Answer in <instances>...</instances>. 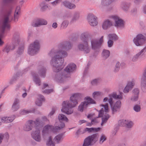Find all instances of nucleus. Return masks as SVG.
<instances>
[{
	"instance_id": "ddd939ff",
	"label": "nucleus",
	"mask_w": 146,
	"mask_h": 146,
	"mask_svg": "<svg viewBox=\"0 0 146 146\" xmlns=\"http://www.w3.org/2000/svg\"><path fill=\"white\" fill-rule=\"evenodd\" d=\"M97 17L94 14H90L88 16L87 20L90 24L92 26H96L98 24Z\"/></svg>"
},
{
	"instance_id": "13d9d810",
	"label": "nucleus",
	"mask_w": 146,
	"mask_h": 146,
	"mask_svg": "<svg viewBox=\"0 0 146 146\" xmlns=\"http://www.w3.org/2000/svg\"><path fill=\"white\" fill-rule=\"evenodd\" d=\"M138 96L133 95L131 98V100L132 101H136L137 100L138 98Z\"/></svg>"
},
{
	"instance_id": "3c124183",
	"label": "nucleus",
	"mask_w": 146,
	"mask_h": 146,
	"mask_svg": "<svg viewBox=\"0 0 146 146\" xmlns=\"http://www.w3.org/2000/svg\"><path fill=\"white\" fill-rule=\"evenodd\" d=\"M141 107L139 105H136L133 107L134 110L136 112H139L141 110Z\"/></svg>"
},
{
	"instance_id": "de8ad7c7",
	"label": "nucleus",
	"mask_w": 146,
	"mask_h": 146,
	"mask_svg": "<svg viewBox=\"0 0 146 146\" xmlns=\"http://www.w3.org/2000/svg\"><path fill=\"white\" fill-rule=\"evenodd\" d=\"M101 81L100 79H96L91 82V84L95 86L97 85V84L100 81Z\"/></svg>"
},
{
	"instance_id": "bf43d9fd",
	"label": "nucleus",
	"mask_w": 146,
	"mask_h": 146,
	"mask_svg": "<svg viewBox=\"0 0 146 146\" xmlns=\"http://www.w3.org/2000/svg\"><path fill=\"white\" fill-rule=\"evenodd\" d=\"M101 94V92H95L93 93L92 94V96L94 98H95L96 96H100Z\"/></svg>"
},
{
	"instance_id": "a18cd8bd",
	"label": "nucleus",
	"mask_w": 146,
	"mask_h": 146,
	"mask_svg": "<svg viewBox=\"0 0 146 146\" xmlns=\"http://www.w3.org/2000/svg\"><path fill=\"white\" fill-rule=\"evenodd\" d=\"M107 139V137L106 136L103 134H102L100 137L99 140V143L100 144H102L104 141Z\"/></svg>"
},
{
	"instance_id": "9d476101",
	"label": "nucleus",
	"mask_w": 146,
	"mask_h": 146,
	"mask_svg": "<svg viewBox=\"0 0 146 146\" xmlns=\"http://www.w3.org/2000/svg\"><path fill=\"white\" fill-rule=\"evenodd\" d=\"M104 36H102L99 40L94 39L91 41L92 47L94 50H99L104 42Z\"/></svg>"
},
{
	"instance_id": "69168bd1",
	"label": "nucleus",
	"mask_w": 146,
	"mask_h": 146,
	"mask_svg": "<svg viewBox=\"0 0 146 146\" xmlns=\"http://www.w3.org/2000/svg\"><path fill=\"white\" fill-rule=\"evenodd\" d=\"M53 92V90L52 89L46 90L43 91V93L47 94H49Z\"/></svg>"
},
{
	"instance_id": "4be33fe9",
	"label": "nucleus",
	"mask_w": 146,
	"mask_h": 146,
	"mask_svg": "<svg viewBox=\"0 0 146 146\" xmlns=\"http://www.w3.org/2000/svg\"><path fill=\"white\" fill-rule=\"evenodd\" d=\"M46 69L44 67L40 66L38 68V73L39 76L42 78H44L46 76Z\"/></svg>"
},
{
	"instance_id": "f257e3e1",
	"label": "nucleus",
	"mask_w": 146,
	"mask_h": 146,
	"mask_svg": "<svg viewBox=\"0 0 146 146\" xmlns=\"http://www.w3.org/2000/svg\"><path fill=\"white\" fill-rule=\"evenodd\" d=\"M57 56L52 59V65L54 72H56L54 78V80L59 83H62L66 80L67 78L69 77V75L66 74L64 71H61L63 68L62 64L64 60L61 58L60 62H59V58H56Z\"/></svg>"
},
{
	"instance_id": "72a5a7b5",
	"label": "nucleus",
	"mask_w": 146,
	"mask_h": 146,
	"mask_svg": "<svg viewBox=\"0 0 146 146\" xmlns=\"http://www.w3.org/2000/svg\"><path fill=\"white\" fill-rule=\"evenodd\" d=\"M80 13L78 12H76L73 14L72 18L71 21V22L76 21L79 18Z\"/></svg>"
},
{
	"instance_id": "b1692460",
	"label": "nucleus",
	"mask_w": 146,
	"mask_h": 146,
	"mask_svg": "<svg viewBox=\"0 0 146 146\" xmlns=\"http://www.w3.org/2000/svg\"><path fill=\"white\" fill-rule=\"evenodd\" d=\"M15 46V44L13 43L10 44H7L4 47L2 51L8 53L9 52L13 50Z\"/></svg>"
},
{
	"instance_id": "f704fd0d",
	"label": "nucleus",
	"mask_w": 146,
	"mask_h": 146,
	"mask_svg": "<svg viewBox=\"0 0 146 146\" xmlns=\"http://www.w3.org/2000/svg\"><path fill=\"white\" fill-rule=\"evenodd\" d=\"M115 0H102L101 4L102 5L104 6H107L110 5Z\"/></svg>"
},
{
	"instance_id": "6e6d98bb",
	"label": "nucleus",
	"mask_w": 146,
	"mask_h": 146,
	"mask_svg": "<svg viewBox=\"0 0 146 146\" xmlns=\"http://www.w3.org/2000/svg\"><path fill=\"white\" fill-rule=\"evenodd\" d=\"M17 78V77L16 76H15L13 77L10 80L9 82V84H13V83L16 80Z\"/></svg>"
},
{
	"instance_id": "e2e57ef3",
	"label": "nucleus",
	"mask_w": 146,
	"mask_h": 146,
	"mask_svg": "<svg viewBox=\"0 0 146 146\" xmlns=\"http://www.w3.org/2000/svg\"><path fill=\"white\" fill-rule=\"evenodd\" d=\"M107 43L108 47H111L113 46V40L109 39V40L108 41Z\"/></svg>"
},
{
	"instance_id": "603ef678",
	"label": "nucleus",
	"mask_w": 146,
	"mask_h": 146,
	"mask_svg": "<svg viewBox=\"0 0 146 146\" xmlns=\"http://www.w3.org/2000/svg\"><path fill=\"white\" fill-rule=\"evenodd\" d=\"M139 90L138 88L134 89L133 91V95L137 96H139Z\"/></svg>"
},
{
	"instance_id": "20e7f679",
	"label": "nucleus",
	"mask_w": 146,
	"mask_h": 146,
	"mask_svg": "<svg viewBox=\"0 0 146 146\" xmlns=\"http://www.w3.org/2000/svg\"><path fill=\"white\" fill-rule=\"evenodd\" d=\"M91 36V35L87 32L82 33L80 36L81 42L78 45V48L79 50L83 51L85 54L88 53L90 51L88 41Z\"/></svg>"
},
{
	"instance_id": "0e129e2a",
	"label": "nucleus",
	"mask_w": 146,
	"mask_h": 146,
	"mask_svg": "<svg viewBox=\"0 0 146 146\" xmlns=\"http://www.w3.org/2000/svg\"><path fill=\"white\" fill-rule=\"evenodd\" d=\"M13 1V0H3V1L5 5H7L12 3Z\"/></svg>"
},
{
	"instance_id": "2f4dec72",
	"label": "nucleus",
	"mask_w": 146,
	"mask_h": 146,
	"mask_svg": "<svg viewBox=\"0 0 146 146\" xmlns=\"http://www.w3.org/2000/svg\"><path fill=\"white\" fill-rule=\"evenodd\" d=\"M45 99L44 96L41 95H39L38 100L36 101V105L40 106L42 104V102L44 101Z\"/></svg>"
},
{
	"instance_id": "412c9836",
	"label": "nucleus",
	"mask_w": 146,
	"mask_h": 146,
	"mask_svg": "<svg viewBox=\"0 0 146 146\" xmlns=\"http://www.w3.org/2000/svg\"><path fill=\"white\" fill-rule=\"evenodd\" d=\"M62 4L65 7L70 9H74L76 7L75 4L68 1H66L62 2Z\"/></svg>"
},
{
	"instance_id": "a19ab883",
	"label": "nucleus",
	"mask_w": 146,
	"mask_h": 146,
	"mask_svg": "<svg viewBox=\"0 0 146 146\" xmlns=\"http://www.w3.org/2000/svg\"><path fill=\"white\" fill-rule=\"evenodd\" d=\"M111 96L115 99H122L123 98V96L121 93H120V95H117L115 93H113L111 94Z\"/></svg>"
},
{
	"instance_id": "393cba45",
	"label": "nucleus",
	"mask_w": 146,
	"mask_h": 146,
	"mask_svg": "<svg viewBox=\"0 0 146 146\" xmlns=\"http://www.w3.org/2000/svg\"><path fill=\"white\" fill-rule=\"evenodd\" d=\"M52 126L50 125H45L43 128L42 131V135L43 137L45 138L46 136L48 135L49 131H50V128Z\"/></svg>"
},
{
	"instance_id": "6e6552de",
	"label": "nucleus",
	"mask_w": 146,
	"mask_h": 146,
	"mask_svg": "<svg viewBox=\"0 0 146 146\" xmlns=\"http://www.w3.org/2000/svg\"><path fill=\"white\" fill-rule=\"evenodd\" d=\"M145 34H139L133 40L134 44L137 46H141L144 44L146 41Z\"/></svg>"
},
{
	"instance_id": "473e14b6",
	"label": "nucleus",
	"mask_w": 146,
	"mask_h": 146,
	"mask_svg": "<svg viewBox=\"0 0 146 146\" xmlns=\"http://www.w3.org/2000/svg\"><path fill=\"white\" fill-rule=\"evenodd\" d=\"M112 25V23L108 20L105 21L102 25V28L104 29H107L110 27Z\"/></svg>"
},
{
	"instance_id": "338daca9",
	"label": "nucleus",
	"mask_w": 146,
	"mask_h": 146,
	"mask_svg": "<svg viewBox=\"0 0 146 146\" xmlns=\"http://www.w3.org/2000/svg\"><path fill=\"white\" fill-rule=\"evenodd\" d=\"M84 133H85L84 129L83 131H81V129H79L77 131V132L76 133V135H79L80 134H82Z\"/></svg>"
},
{
	"instance_id": "680f3d73",
	"label": "nucleus",
	"mask_w": 146,
	"mask_h": 146,
	"mask_svg": "<svg viewBox=\"0 0 146 146\" xmlns=\"http://www.w3.org/2000/svg\"><path fill=\"white\" fill-rule=\"evenodd\" d=\"M41 120L43 122H44V124L45 123V122L46 123H48L49 122V120L47 119V118L45 116H43L42 117Z\"/></svg>"
},
{
	"instance_id": "864d4df0",
	"label": "nucleus",
	"mask_w": 146,
	"mask_h": 146,
	"mask_svg": "<svg viewBox=\"0 0 146 146\" xmlns=\"http://www.w3.org/2000/svg\"><path fill=\"white\" fill-rule=\"evenodd\" d=\"M31 111L27 110H23L21 111L20 112V113L21 114L23 115H25L29 113H31Z\"/></svg>"
},
{
	"instance_id": "8fccbe9b",
	"label": "nucleus",
	"mask_w": 146,
	"mask_h": 146,
	"mask_svg": "<svg viewBox=\"0 0 146 146\" xmlns=\"http://www.w3.org/2000/svg\"><path fill=\"white\" fill-rule=\"evenodd\" d=\"M121 64L120 63L118 62H117L114 68V71L115 72H117L119 70V66Z\"/></svg>"
},
{
	"instance_id": "dca6fc26",
	"label": "nucleus",
	"mask_w": 146,
	"mask_h": 146,
	"mask_svg": "<svg viewBox=\"0 0 146 146\" xmlns=\"http://www.w3.org/2000/svg\"><path fill=\"white\" fill-rule=\"evenodd\" d=\"M145 54H146V46L139 52L133 56L131 58V60L133 62H136L139 57Z\"/></svg>"
},
{
	"instance_id": "e433bc0d",
	"label": "nucleus",
	"mask_w": 146,
	"mask_h": 146,
	"mask_svg": "<svg viewBox=\"0 0 146 146\" xmlns=\"http://www.w3.org/2000/svg\"><path fill=\"white\" fill-rule=\"evenodd\" d=\"M109 39L111 40H116L118 38L117 36L115 34H110L108 35Z\"/></svg>"
},
{
	"instance_id": "9b49d317",
	"label": "nucleus",
	"mask_w": 146,
	"mask_h": 146,
	"mask_svg": "<svg viewBox=\"0 0 146 146\" xmlns=\"http://www.w3.org/2000/svg\"><path fill=\"white\" fill-rule=\"evenodd\" d=\"M108 101L111 107V109L113 112V113H114L117 111H119L121 107V102L120 100H119L116 102L113 106V102L112 99L111 98H110L108 99Z\"/></svg>"
},
{
	"instance_id": "f8f14e48",
	"label": "nucleus",
	"mask_w": 146,
	"mask_h": 146,
	"mask_svg": "<svg viewBox=\"0 0 146 146\" xmlns=\"http://www.w3.org/2000/svg\"><path fill=\"white\" fill-rule=\"evenodd\" d=\"M72 46L70 41H65L60 43L58 45V48L60 49L68 51L71 49Z\"/></svg>"
},
{
	"instance_id": "f3484780",
	"label": "nucleus",
	"mask_w": 146,
	"mask_h": 146,
	"mask_svg": "<svg viewBox=\"0 0 146 146\" xmlns=\"http://www.w3.org/2000/svg\"><path fill=\"white\" fill-rule=\"evenodd\" d=\"M141 87L142 91L146 92V72H144L142 77L141 82Z\"/></svg>"
},
{
	"instance_id": "37998d69",
	"label": "nucleus",
	"mask_w": 146,
	"mask_h": 146,
	"mask_svg": "<svg viewBox=\"0 0 146 146\" xmlns=\"http://www.w3.org/2000/svg\"><path fill=\"white\" fill-rule=\"evenodd\" d=\"M52 127H50V131L53 133H56L58 131V130H60V128L58 126L54 127L53 125H50Z\"/></svg>"
},
{
	"instance_id": "f03ea898",
	"label": "nucleus",
	"mask_w": 146,
	"mask_h": 146,
	"mask_svg": "<svg viewBox=\"0 0 146 146\" xmlns=\"http://www.w3.org/2000/svg\"><path fill=\"white\" fill-rule=\"evenodd\" d=\"M12 11L11 8L7 11L0 26V46L3 45L4 43L1 38L6 35L11 29V25L9 23L13 19V16L11 14Z\"/></svg>"
},
{
	"instance_id": "c756f323",
	"label": "nucleus",
	"mask_w": 146,
	"mask_h": 146,
	"mask_svg": "<svg viewBox=\"0 0 146 146\" xmlns=\"http://www.w3.org/2000/svg\"><path fill=\"white\" fill-rule=\"evenodd\" d=\"M131 5V3H130L123 2L121 3V7L124 11H127L129 10Z\"/></svg>"
},
{
	"instance_id": "1a4fd4ad",
	"label": "nucleus",
	"mask_w": 146,
	"mask_h": 146,
	"mask_svg": "<svg viewBox=\"0 0 146 146\" xmlns=\"http://www.w3.org/2000/svg\"><path fill=\"white\" fill-rule=\"evenodd\" d=\"M86 99L87 101L82 102L78 106V110L81 112H82L84 110L87 109L89 104H96L95 100L90 97H87Z\"/></svg>"
},
{
	"instance_id": "0eeeda50",
	"label": "nucleus",
	"mask_w": 146,
	"mask_h": 146,
	"mask_svg": "<svg viewBox=\"0 0 146 146\" xmlns=\"http://www.w3.org/2000/svg\"><path fill=\"white\" fill-rule=\"evenodd\" d=\"M40 47L39 41L35 40L30 45L28 50V53L32 56L36 54L39 50Z\"/></svg>"
},
{
	"instance_id": "a878e982",
	"label": "nucleus",
	"mask_w": 146,
	"mask_h": 146,
	"mask_svg": "<svg viewBox=\"0 0 146 146\" xmlns=\"http://www.w3.org/2000/svg\"><path fill=\"white\" fill-rule=\"evenodd\" d=\"M85 133L86 132H88V133H91L92 132H96L100 131L101 128L100 127H86L84 129Z\"/></svg>"
},
{
	"instance_id": "7c9ffc66",
	"label": "nucleus",
	"mask_w": 146,
	"mask_h": 146,
	"mask_svg": "<svg viewBox=\"0 0 146 146\" xmlns=\"http://www.w3.org/2000/svg\"><path fill=\"white\" fill-rule=\"evenodd\" d=\"M33 125L36 127H39V126H42L44 124V122L39 118H36L35 121H33Z\"/></svg>"
},
{
	"instance_id": "39448f33",
	"label": "nucleus",
	"mask_w": 146,
	"mask_h": 146,
	"mask_svg": "<svg viewBox=\"0 0 146 146\" xmlns=\"http://www.w3.org/2000/svg\"><path fill=\"white\" fill-rule=\"evenodd\" d=\"M48 55L50 57L53 56L51 60V64L52 65V62L53 58H55L56 56H57L56 58H59V62H60L61 58L64 60V58L68 56V53L66 51L61 50H52L49 52Z\"/></svg>"
},
{
	"instance_id": "58836bf2",
	"label": "nucleus",
	"mask_w": 146,
	"mask_h": 146,
	"mask_svg": "<svg viewBox=\"0 0 146 146\" xmlns=\"http://www.w3.org/2000/svg\"><path fill=\"white\" fill-rule=\"evenodd\" d=\"M63 135V133H62L56 136L54 139L55 142L57 143H59Z\"/></svg>"
},
{
	"instance_id": "052dcab7",
	"label": "nucleus",
	"mask_w": 146,
	"mask_h": 146,
	"mask_svg": "<svg viewBox=\"0 0 146 146\" xmlns=\"http://www.w3.org/2000/svg\"><path fill=\"white\" fill-rule=\"evenodd\" d=\"M102 106L105 109V112H108V104H106L105 105H102Z\"/></svg>"
},
{
	"instance_id": "5701e85b",
	"label": "nucleus",
	"mask_w": 146,
	"mask_h": 146,
	"mask_svg": "<svg viewBox=\"0 0 146 146\" xmlns=\"http://www.w3.org/2000/svg\"><path fill=\"white\" fill-rule=\"evenodd\" d=\"M20 101L18 98H15L12 107V110L13 111H16L19 109L20 108Z\"/></svg>"
},
{
	"instance_id": "c9c22d12",
	"label": "nucleus",
	"mask_w": 146,
	"mask_h": 146,
	"mask_svg": "<svg viewBox=\"0 0 146 146\" xmlns=\"http://www.w3.org/2000/svg\"><path fill=\"white\" fill-rule=\"evenodd\" d=\"M110 52L109 50L104 49L102 52V56L105 59H107L110 55Z\"/></svg>"
},
{
	"instance_id": "ea45409f",
	"label": "nucleus",
	"mask_w": 146,
	"mask_h": 146,
	"mask_svg": "<svg viewBox=\"0 0 146 146\" xmlns=\"http://www.w3.org/2000/svg\"><path fill=\"white\" fill-rule=\"evenodd\" d=\"M69 21L67 20H64L61 24V29H65L68 26Z\"/></svg>"
},
{
	"instance_id": "a211bd4d",
	"label": "nucleus",
	"mask_w": 146,
	"mask_h": 146,
	"mask_svg": "<svg viewBox=\"0 0 146 146\" xmlns=\"http://www.w3.org/2000/svg\"><path fill=\"white\" fill-rule=\"evenodd\" d=\"M47 24V22L46 20L43 19H38L35 23L33 22L32 26L33 27H38L41 25H45Z\"/></svg>"
},
{
	"instance_id": "4c0bfd02",
	"label": "nucleus",
	"mask_w": 146,
	"mask_h": 146,
	"mask_svg": "<svg viewBox=\"0 0 146 146\" xmlns=\"http://www.w3.org/2000/svg\"><path fill=\"white\" fill-rule=\"evenodd\" d=\"M58 119L59 121L60 120L66 121L67 122L68 119L67 117L62 114H59L58 116Z\"/></svg>"
},
{
	"instance_id": "423d86ee",
	"label": "nucleus",
	"mask_w": 146,
	"mask_h": 146,
	"mask_svg": "<svg viewBox=\"0 0 146 146\" xmlns=\"http://www.w3.org/2000/svg\"><path fill=\"white\" fill-rule=\"evenodd\" d=\"M99 136V134L98 133L88 136L84 139L82 146H90L94 145L98 141Z\"/></svg>"
},
{
	"instance_id": "bb28decb",
	"label": "nucleus",
	"mask_w": 146,
	"mask_h": 146,
	"mask_svg": "<svg viewBox=\"0 0 146 146\" xmlns=\"http://www.w3.org/2000/svg\"><path fill=\"white\" fill-rule=\"evenodd\" d=\"M120 122L125 123V125H124L125 127L128 128H131L133 125V122L131 121L122 120L119 121V122Z\"/></svg>"
},
{
	"instance_id": "09e8293b",
	"label": "nucleus",
	"mask_w": 146,
	"mask_h": 146,
	"mask_svg": "<svg viewBox=\"0 0 146 146\" xmlns=\"http://www.w3.org/2000/svg\"><path fill=\"white\" fill-rule=\"evenodd\" d=\"M24 47L23 46H21L19 47L17 53L19 54H22L24 51Z\"/></svg>"
},
{
	"instance_id": "2eb2a0df",
	"label": "nucleus",
	"mask_w": 146,
	"mask_h": 146,
	"mask_svg": "<svg viewBox=\"0 0 146 146\" xmlns=\"http://www.w3.org/2000/svg\"><path fill=\"white\" fill-rule=\"evenodd\" d=\"M76 65L73 63H70L68 64L64 69V71L68 74H69L72 73L76 70Z\"/></svg>"
},
{
	"instance_id": "4d7b16f0",
	"label": "nucleus",
	"mask_w": 146,
	"mask_h": 146,
	"mask_svg": "<svg viewBox=\"0 0 146 146\" xmlns=\"http://www.w3.org/2000/svg\"><path fill=\"white\" fill-rule=\"evenodd\" d=\"M19 11H17L16 12H15L14 19V21L15 22H17L18 21V16H17V15L19 14Z\"/></svg>"
},
{
	"instance_id": "774afa93",
	"label": "nucleus",
	"mask_w": 146,
	"mask_h": 146,
	"mask_svg": "<svg viewBox=\"0 0 146 146\" xmlns=\"http://www.w3.org/2000/svg\"><path fill=\"white\" fill-rule=\"evenodd\" d=\"M144 0H134V3L136 5H139Z\"/></svg>"
},
{
	"instance_id": "aec40b11",
	"label": "nucleus",
	"mask_w": 146,
	"mask_h": 146,
	"mask_svg": "<svg viewBox=\"0 0 146 146\" xmlns=\"http://www.w3.org/2000/svg\"><path fill=\"white\" fill-rule=\"evenodd\" d=\"M32 137L36 141L40 142L41 140L40 130L38 129L36 130L32 134Z\"/></svg>"
},
{
	"instance_id": "c85d7f7f",
	"label": "nucleus",
	"mask_w": 146,
	"mask_h": 146,
	"mask_svg": "<svg viewBox=\"0 0 146 146\" xmlns=\"http://www.w3.org/2000/svg\"><path fill=\"white\" fill-rule=\"evenodd\" d=\"M32 74L33 77V81L35 82L36 84L38 86H40L41 81L40 79L38 77V75L34 72H32Z\"/></svg>"
},
{
	"instance_id": "6ab92c4d",
	"label": "nucleus",
	"mask_w": 146,
	"mask_h": 146,
	"mask_svg": "<svg viewBox=\"0 0 146 146\" xmlns=\"http://www.w3.org/2000/svg\"><path fill=\"white\" fill-rule=\"evenodd\" d=\"M33 122V121L32 120H29L27 121L23 127V130L26 131H29L31 130L34 127Z\"/></svg>"
},
{
	"instance_id": "cd10ccee",
	"label": "nucleus",
	"mask_w": 146,
	"mask_h": 146,
	"mask_svg": "<svg viewBox=\"0 0 146 146\" xmlns=\"http://www.w3.org/2000/svg\"><path fill=\"white\" fill-rule=\"evenodd\" d=\"M104 111L102 108L100 110L99 112V115L98 117H102V122L101 123V125L102 126L104 124L106 123L108 119L106 118H105L104 117H102L103 116V114H104Z\"/></svg>"
},
{
	"instance_id": "4468645a",
	"label": "nucleus",
	"mask_w": 146,
	"mask_h": 146,
	"mask_svg": "<svg viewBox=\"0 0 146 146\" xmlns=\"http://www.w3.org/2000/svg\"><path fill=\"white\" fill-rule=\"evenodd\" d=\"M111 17L115 21V26L117 27H124V21L123 20L116 16H113Z\"/></svg>"
},
{
	"instance_id": "79ce46f5",
	"label": "nucleus",
	"mask_w": 146,
	"mask_h": 146,
	"mask_svg": "<svg viewBox=\"0 0 146 146\" xmlns=\"http://www.w3.org/2000/svg\"><path fill=\"white\" fill-rule=\"evenodd\" d=\"M135 85V81L132 80L131 81L128 82L126 86L129 88V89H132Z\"/></svg>"
},
{
	"instance_id": "c03bdc74",
	"label": "nucleus",
	"mask_w": 146,
	"mask_h": 146,
	"mask_svg": "<svg viewBox=\"0 0 146 146\" xmlns=\"http://www.w3.org/2000/svg\"><path fill=\"white\" fill-rule=\"evenodd\" d=\"M41 8L40 10L42 11H44L46 10L48 8V6L45 4L44 3L42 2L41 3L40 5Z\"/></svg>"
},
{
	"instance_id": "7ed1b4c3",
	"label": "nucleus",
	"mask_w": 146,
	"mask_h": 146,
	"mask_svg": "<svg viewBox=\"0 0 146 146\" xmlns=\"http://www.w3.org/2000/svg\"><path fill=\"white\" fill-rule=\"evenodd\" d=\"M78 93L74 94L70 97V101H63L61 110L62 111L68 115L72 113L74 111L72 108L78 104V100L80 97Z\"/></svg>"
},
{
	"instance_id": "5fc2aeb1",
	"label": "nucleus",
	"mask_w": 146,
	"mask_h": 146,
	"mask_svg": "<svg viewBox=\"0 0 146 146\" xmlns=\"http://www.w3.org/2000/svg\"><path fill=\"white\" fill-rule=\"evenodd\" d=\"M2 137L3 138L5 139H6L7 140L9 138V135L8 133L6 132L5 134H1Z\"/></svg>"
},
{
	"instance_id": "49530a36",
	"label": "nucleus",
	"mask_w": 146,
	"mask_h": 146,
	"mask_svg": "<svg viewBox=\"0 0 146 146\" xmlns=\"http://www.w3.org/2000/svg\"><path fill=\"white\" fill-rule=\"evenodd\" d=\"M49 140L46 143V144L48 146H54V144L53 143L51 137L50 136L49 137Z\"/></svg>"
}]
</instances>
